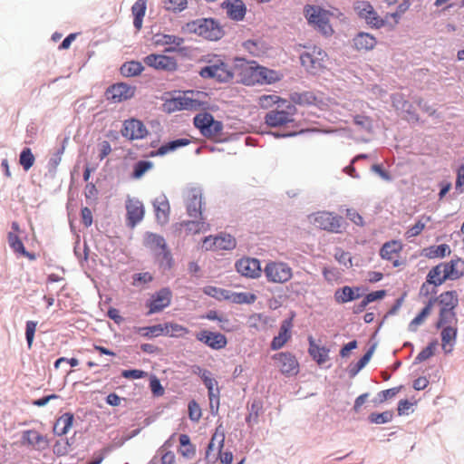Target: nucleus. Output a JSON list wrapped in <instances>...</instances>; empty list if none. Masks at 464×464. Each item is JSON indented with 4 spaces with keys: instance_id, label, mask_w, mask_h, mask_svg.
<instances>
[{
    "instance_id": "nucleus-58",
    "label": "nucleus",
    "mask_w": 464,
    "mask_h": 464,
    "mask_svg": "<svg viewBox=\"0 0 464 464\" xmlns=\"http://www.w3.org/2000/svg\"><path fill=\"white\" fill-rule=\"evenodd\" d=\"M353 122L367 131L372 129V121L368 116L357 114L353 117Z\"/></svg>"
},
{
    "instance_id": "nucleus-19",
    "label": "nucleus",
    "mask_w": 464,
    "mask_h": 464,
    "mask_svg": "<svg viewBox=\"0 0 464 464\" xmlns=\"http://www.w3.org/2000/svg\"><path fill=\"white\" fill-rule=\"evenodd\" d=\"M127 225L133 228L144 218V207L138 198H128L126 201Z\"/></svg>"
},
{
    "instance_id": "nucleus-9",
    "label": "nucleus",
    "mask_w": 464,
    "mask_h": 464,
    "mask_svg": "<svg viewBox=\"0 0 464 464\" xmlns=\"http://www.w3.org/2000/svg\"><path fill=\"white\" fill-rule=\"evenodd\" d=\"M190 220H182L176 222V237L196 235L207 232L210 229V225L207 222L203 215L200 217H189Z\"/></svg>"
},
{
    "instance_id": "nucleus-48",
    "label": "nucleus",
    "mask_w": 464,
    "mask_h": 464,
    "mask_svg": "<svg viewBox=\"0 0 464 464\" xmlns=\"http://www.w3.org/2000/svg\"><path fill=\"white\" fill-rule=\"evenodd\" d=\"M438 345V340L434 339L429 343V344L422 349L418 355L414 358L413 364H419L423 361L430 358L434 355L436 347Z\"/></svg>"
},
{
    "instance_id": "nucleus-39",
    "label": "nucleus",
    "mask_w": 464,
    "mask_h": 464,
    "mask_svg": "<svg viewBox=\"0 0 464 464\" xmlns=\"http://www.w3.org/2000/svg\"><path fill=\"white\" fill-rule=\"evenodd\" d=\"M457 322L458 318L455 310H446V308H440L435 327L437 329H440L446 325H451L453 323L456 324Z\"/></svg>"
},
{
    "instance_id": "nucleus-45",
    "label": "nucleus",
    "mask_w": 464,
    "mask_h": 464,
    "mask_svg": "<svg viewBox=\"0 0 464 464\" xmlns=\"http://www.w3.org/2000/svg\"><path fill=\"white\" fill-rule=\"evenodd\" d=\"M152 44L156 47L169 45L165 49V53H172L174 52V47L171 45L174 43V38L172 35L164 34H156L153 35Z\"/></svg>"
},
{
    "instance_id": "nucleus-20",
    "label": "nucleus",
    "mask_w": 464,
    "mask_h": 464,
    "mask_svg": "<svg viewBox=\"0 0 464 464\" xmlns=\"http://www.w3.org/2000/svg\"><path fill=\"white\" fill-rule=\"evenodd\" d=\"M391 98L392 106L397 111H401L407 114L406 120L408 121L414 123L419 121L420 119L416 110L414 109L412 103L405 99L404 94L400 92L393 93Z\"/></svg>"
},
{
    "instance_id": "nucleus-13",
    "label": "nucleus",
    "mask_w": 464,
    "mask_h": 464,
    "mask_svg": "<svg viewBox=\"0 0 464 464\" xmlns=\"http://www.w3.org/2000/svg\"><path fill=\"white\" fill-rule=\"evenodd\" d=\"M196 339L211 348L212 350H221L227 344V339L225 334L209 330H201L195 334Z\"/></svg>"
},
{
    "instance_id": "nucleus-55",
    "label": "nucleus",
    "mask_w": 464,
    "mask_h": 464,
    "mask_svg": "<svg viewBox=\"0 0 464 464\" xmlns=\"http://www.w3.org/2000/svg\"><path fill=\"white\" fill-rule=\"evenodd\" d=\"M401 389V386H399L380 392L377 394V398L373 400L374 404L382 403L388 400L389 398L394 397L400 392Z\"/></svg>"
},
{
    "instance_id": "nucleus-35",
    "label": "nucleus",
    "mask_w": 464,
    "mask_h": 464,
    "mask_svg": "<svg viewBox=\"0 0 464 464\" xmlns=\"http://www.w3.org/2000/svg\"><path fill=\"white\" fill-rule=\"evenodd\" d=\"M265 122L267 126L277 128L291 122L288 119L287 113L281 110H272L266 112L265 116Z\"/></svg>"
},
{
    "instance_id": "nucleus-59",
    "label": "nucleus",
    "mask_w": 464,
    "mask_h": 464,
    "mask_svg": "<svg viewBox=\"0 0 464 464\" xmlns=\"http://www.w3.org/2000/svg\"><path fill=\"white\" fill-rule=\"evenodd\" d=\"M334 257L339 264L343 265L346 267H351L353 266L352 256L349 252L337 249L334 254Z\"/></svg>"
},
{
    "instance_id": "nucleus-34",
    "label": "nucleus",
    "mask_w": 464,
    "mask_h": 464,
    "mask_svg": "<svg viewBox=\"0 0 464 464\" xmlns=\"http://www.w3.org/2000/svg\"><path fill=\"white\" fill-rule=\"evenodd\" d=\"M291 102L298 105H318L322 99L313 92H293L290 94Z\"/></svg>"
},
{
    "instance_id": "nucleus-21",
    "label": "nucleus",
    "mask_w": 464,
    "mask_h": 464,
    "mask_svg": "<svg viewBox=\"0 0 464 464\" xmlns=\"http://www.w3.org/2000/svg\"><path fill=\"white\" fill-rule=\"evenodd\" d=\"M221 8L226 10L227 15L233 21H243L246 14V6L242 0H225Z\"/></svg>"
},
{
    "instance_id": "nucleus-49",
    "label": "nucleus",
    "mask_w": 464,
    "mask_h": 464,
    "mask_svg": "<svg viewBox=\"0 0 464 464\" xmlns=\"http://www.w3.org/2000/svg\"><path fill=\"white\" fill-rule=\"evenodd\" d=\"M152 167V162L149 160H140L133 165V170L130 177L134 179H140L146 172L150 170Z\"/></svg>"
},
{
    "instance_id": "nucleus-53",
    "label": "nucleus",
    "mask_w": 464,
    "mask_h": 464,
    "mask_svg": "<svg viewBox=\"0 0 464 464\" xmlns=\"http://www.w3.org/2000/svg\"><path fill=\"white\" fill-rule=\"evenodd\" d=\"M219 395L220 389L218 387L212 389L211 392L210 391H208V396L209 399L210 411L212 415H217L218 413Z\"/></svg>"
},
{
    "instance_id": "nucleus-42",
    "label": "nucleus",
    "mask_w": 464,
    "mask_h": 464,
    "mask_svg": "<svg viewBox=\"0 0 464 464\" xmlns=\"http://www.w3.org/2000/svg\"><path fill=\"white\" fill-rule=\"evenodd\" d=\"M432 308V302H429L425 304V306L420 311V313L410 322L408 325V331L416 332L417 328L420 324L423 323L426 317L430 314Z\"/></svg>"
},
{
    "instance_id": "nucleus-27",
    "label": "nucleus",
    "mask_w": 464,
    "mask_h": 464,
    "mask_svg": "<svg viewBox=\"0 0 464 464\" xmlns=\"http://www.w3.org/2000/svg\"><path fill=\"white\" fill-rule=\"evenodd\" d=\"M361 287L343 285L334 292V300L337 304L353 302L362 296Z\"/></svg>"
},
{
    "instance_id": "nucleus-44",
    "label": "nucleus",
    "mask_w": 464,
    "mask_h": 464,
    "mask_svg": "<svg viewBox=\"0 0 464 464\" xmlns=\"http://www.w3.org/2000/svg\"><path fill=\"white\" fill-rule=\"evenodd\" d=\"M401 246L398 241L392 240L384 243L380 249V256L382 259L392 260L393 254L399 253Z\"/></svg>"
},
{
    "instance_id": "nucleus-30",
    "label": "nucleus",
    "mask_w": 464,
    "mask_h": 464,
    "mask_svg": "<svg viewBox=\"0 0 464 464\" xmlns=\"http://www.w3.org/2000/svg\"><path fill=\"white\" fill-rule=\"evenodd\" d=\"M353 44L357 51L366 52L372 50L375 47L377 40L372 34L369 33L359 32L353 38Z\"/></svg>"
},
{
    "instance_id": "nucleus-51",
    "label": "nucleus",
    "mask_w": 464,
    "mask_h": 464,
    "mask_svg": "<svg viewBox=\"0 0 464 464\" xmlns=\"http://www.w3.org/2000/svg\"><path fill=\"white\" fill-rule=\"evenodd\" d=\"M35 158L30 148H24L19 157V163L24 171H28L34 164Z\"/></svg>"
},
{
    "instance_id": "nucleus-11",
    "label": "nucleus",
    "mask_w": 464,
    "mask_h": 464,
    "mask_svg": "<svg viewBox=\"0 0 464 464\" xmlns=\"http://www.w3.org/2000/svg\"><path fill=\"white\" fill-rule=\"evenodd\" d=\"M144 244L147 247L155 252V254L161 258L160 262L166 261L169 267L171 266V254L167 249L165 240L162 237L148 233L144 238Z\"/></svg>"
},
{
    "instance_id": "nucleus-32",
    "label": "nucleus",
    "mask_w": 464,
    "mask_h": 464,
    "mask_svg": "<svg viewBox=\"0 0 464 464\" xmlns=\"http://www.w3.org/2000/svg\"><path fill=\"white\" fill-rule=\"evenodd\" d=\"M23 440L30 446L37 450H44L49 442L45 436H43L35 430H25L23 433Z\"/></svg>"
},
{
    "instance_id": "nucleus-40",
    "label": "nucleus",
    "mask_w": 464,
    "mask_h": 464,
    "mask_svg": "<svg viewBox=\"0 0 464 464\" xmlns=\"http://www.w3.org/2000/svg\"><path fill=\"white\" fill-rule=\"evenodd\" d=\"M179 440V451L180 454L188 459H192L196 454V447L191 443L189 436L187 434H180Z\"/></svg>"
},
{
    "instance_id": "nucleus-7",
    "label": "nucleus",
    "mask_w": 464,
    "mask_h": 464,
    "mask_svg": "<svg viewBox=\"0 0 464 464\" xmlns=\"http://www.w3.org/2000/svg\"><path fill=\"white\" fill-rule=\"evenodd\" d=\"M353 8L359 18L363 19L370 27L380 29L386 24V21L380 17L369 1H357Z\"/></svg>"
},
{
    "instance_id": "nucleus-14",
    "label": "nucleus",
    "mask_w": 464,
    "mask_h": 464,
    "mask_svg": "<svg viewBox=\"0 0 464 464\" xmlns=\"http://www.w3.org/2000/svg\"><path fill=\"white\" fill-rule=\"evenodd\" d=\"M136 88L124 82L111 85L106 91V98L113 103H120L130 100L135 94Z\"/></svg>"
},
{
    "instance_id": "nucleus-36",
    "label": "nucleus",
    "mask_w": 464,
    "mask_h": 464,
    "mask_svg": "<svg viewBox=\"0 0 464 464\" xmlns=\"http://www.w3.org/2000/svg\"><path fill=\"white\" fill-rule=\"evenodd\" d=\"M73 421L72 413H64L57 419L53 426V432L58 436L65 435L71 429Z\"/></svg>"
},
{
    "instance_id": "nucleus-28",
    "label": "nucleus",
    "mask_w": 464,
    "mask_h": 464,
    "mask_svg": "<svg viewBox=\"0 0 464 464\" xmlns=\"http://www.w3.org/2000/svg\"><path fill=\"white\" fill-rule=\"evenodd\" d=\"M429 302H432V305L437 302L441 306L440 308H446V310H455L459 305V295L457 291L450 290L441 293L437 297H431Z\"/></svg>"
},
{
    "instance_id": "nucleus-64",
    "label": "nucleus",
    "mask_w": 464,
    "mask_h": 464,
    "mask_svg": "<svg viewBox=\"0 0 464 464\" xmlns=\"http://www.w3.org/2000/svg\"><path fill=\"white\" fill-rule=\"evenodd\" d=\"M386 294H387L386 290H383V289L372 291L364 296L365 302H368L370 304V303H372L375 301L382 300V298H384L386 296Z\"/></svg>"
},
{
    "instance_id": "nucleus-26",
    "label": "nucleus",
    "mask_w": 464,
    "mask_h": 464,
    "mask_svg": "<svg viewBox=\"0 0 464 464\" xmlns=\"http://www.w3.org/2000/svg\"><path fill=\"white\" fill-rule=\"evenodd\" d=\"M153 207L157 221L161 225L166 224L170 215V205L166 196H158L153 201Z\"/></svg>"
},
{
    "instance_id": "nucleus-12",
    "label": "nucleus",
    "mask_w": 464,
    "mask_h": 464,
    "mask_svg": "<svg viewBox=\"0 0 464 464\" xmlns=\"http://www.w3.org/2000/svg\"><path fill=\"white\" fill-rule=\"evenodd\" d=\"M121 134L129 140H141L147 136L148 130L141 121L130 118L122 122Z\"/></svg>"
},
{
    "instance_id": "nucleus-4",
    "label": "nucleus",
    "mask_w": 464,
    "mask_h": 464,
    "mask_svg": "<svg viewBox=\"0 0 464 464\" xmlns=\"http://www.w3.org/2000/svg\"><path fill=\"white\" fill-rule=\"evenodd\" d=\"M181 196L188 217H200V215H203V188L199 184H188L182 189Z\"/></svg>"
},
{
    "instance_id": "nucleus-63",
    "label": "nucleus",
    "mask_w": 464,
    "mask_h": 464,
    "mask_svg": "<svg viewBox=\"0 0 464 464\" xmlns=\"http://www.w3.org/2000/svg\"><path fill=\"white\" fill-rule=\"evenodd\" d=\"M358 347V343L356 340L350 341L349 343L343 344L339 352V355L341 358L349 357L351 352Z\"/></svg>"
},
{
    "instance_id": "nucleus-3",
    "label": "nucleus",
    "mask_w": 464,
    "mask_h": 464,
    "mask_svg": "<svg viewBox=\"0 0 464 464\" xmlns=\"http://www.w3.org/2000/svg\"><path fill=\"white\" fill-rule=\"evenodd\" d=\"M202 61L207 65L200 68L198 74L203 79H212L219 83L230 82L235 75L234 68L224 61L220 55L207 54Z\"/></svg>"
},
{
    "instance_id": "nucleus-60",
    "label": "nucleus",
    "mask_w": 464,
    "mask_h": 464,
    "mask_svg": "<svg viewBox=\"0 0 464 464\" xmlns=\"http://www.w3.org/2000/svg\"><path fill=\"white\" fill-rule=\"evenodd\" d=\"M260 409L261 406L256 401H254L249 408L248 415L246 417V422L249 425H251L252 422L257 423Z\"/></svg>"
},
{
    "instance_id": "nucleus-8",
    "label": "nucleus",
    "mask_w": 464,
    "mask_h": 464,
    "mask_svg": "<svg viewBox=\"0 0 464 464\" xmlns=\"http://www.w3.org/2000/svg\"><path fill=\"white\" fill-rule=\"evenodd\" d=\"M310 221L318 228L332 232H341L343 218L327 211H320L309 216Z\"/></svg>"
},
{
    "instance_id": "nucleus-18",
    "label": "nucleus",
    "mask_w": 464,
    "mask_h": 464,
    "mask_svg": "<svg viewBox=\"0 0 464 464\" xmlns=\"http://www.w3.org/2000/svg\"><path fill=\"white\" fill-rule=\"evenodd\" d=\"M295 315V313H292L289 318L282 321L278 334L276 335L271 341V350L277 351L284 347L285 344L289 341L291 338V329L293 327V320Z\"/></svg>"
},
{
    "instance_id": "nucleus-56",
    "label": "nucleus",
    "mask_w": 464,
    "mask_h": 464,
    "mask_svg": "<svg viewBox=\"0 0 464 464\" xmlns=\"http://www.w3.org/2000/svg\"><path fill=\"white\" fill-rule=\"evenodd\" d=\"M367 364L368 362H365V360L362 357H361L357 362L350 363L347 368L349 377L354 378L360 372V371L362 370Z\"/></svg>"
},
{
    "instance_id": "nucleus-46",
    "label": "nucleus",
    "mask_w": 464,
    "mask_h": 464,
    "mask_svg": "<svg viewBox=\"0 0 464 464\" xmlns=\"http://www.w3.org/2000/svg\"><path fill=\"white\" fill-rule=\"evenodd\" d=\"M256 300V295L255 294L249 293V292H232L230 293V299L233 304H251L255 303Z\"/></svg>"
},
{
    "instance_id": "nucleus-1",
    "label": "nucleus",
    "mask_w": 464,
    "mask_h": 464,
    "mask_svg": "<svg viewBox=\"0 0 464 464\" xmlns=\"http://www.w3.org/2000/svg\"><path fill=\"white\" fill-rule=\"evenodd\" d=\"M234 63V67L240 77V82L246 86L272 84L279 82L282 78V74L279 72L262 66L256 61H247L243 57H236Z\"/></svg>"
},
{
    "instance_id": "nucleus-37",
    "label": "nucleus",
    "mask_w": 464,
    "mask_h": 464,
    "mask_svg": "<svg viewBox=\"0 0 464 464\" xmlns=\"http://www.w3.org/2000/svg\"><path fill=\"white\" fill-rule=\"evenodd\" d=\"M212 245H215V248L221 250H232L237 246L236 238L230 234H219L214 237Z\"/></svg>"
},
{
    "instance_id": "nucleus-33",
    "label": "nucleus",
    "mask_w": 464,
    "mask_h": 464,
    "mask_svg": "<svg viewBox=\"0 0 464 464\" xmlns=\"http://www.w3.org/2000/svg\"><path fill=\"white\" fill-rule=\"evenodd\" d=\"M148 0H137L131 6V14L133 16V26L137 32L142 28L143 18L147 11Z\"/></svg>"
},
{
    "instance_id": "nucleus-25",
    "label": "nucleus",
    "mask_w": 464,
    "mask_h": 464,
    "mask_svg": "<svg viewBox=\"0 0 464 464\" xmlns=\"http://www.w3.org/2000/svg\"><path fill=\"white\" fill-rule=\"evenodd\" d=\"M170 301L171 292L165 288L160 290L150 297V303L148 304L150 308L149 314H154L161 311L170 304Z\"/></svg>"
},
{
    "instance_id": "nucleus-50",
    "label": "nucleus",
    "mask_w": 464,
    "mask_h": 464,
    "mask_svg": "<svg viewBox=\"0 0 464 464\" xmlns=\"http://www.w3.org/2000/svg\"><path fill=\"white\" fill-rule=\"evenodd\" d=\"M121 73L125 76H137L143 71V66L140 62L131 61L125 63L121 68Z\"/></svg>"
},
{
    "instance_id": "nucleus-15",
    "label": "nucleus",
    "mask_w": 464,
    "mask_h": 464,
    "mask_svg": "<svg viewBox=\"0 0 464 464\" xmlns=\"http://www.w3.org/2000/svg\"><path fill=\"white\" fill-rule=\"evenodd\" d=\"M235 267L241 276L248 278H257L262 273L260 261L255 257L240 258L236 262Z\"/></svg>"
},
{
    "instance_id": "nucleus-31",
    "label": "nucleus",
    "mask_w": 464,
    "mask_h": 464,
    "mask_svg": "<svg viewBox=\"0 0 464 464\" xmlns=\"http://www.w3.org/2000/svg\"><path fill=\"white\" fill-rule=\"evenodd\" d=\"M440 337L442 343V348L445 353H450L452 352L453 346L456 343V339L458 335V329L452 325H446L441 328Z\"/></svg>"
},
{
    "instance_id": "nucleus-2",
    "label": "nucleus",
    "mask_w": 464,
    "mask_h": 464,
    "mask_svg": "<svg viewBox=\"0 0 464 464\" xmlns=\"http://www.w3.org/2000/svg\"><path fill=\"white\" fill-rule=\"evenodd\" d=\"M180 30L184 34H194L211 42H217L226 34L225 25L212 17H201L189 21L182 24Z\"/></svg>"
},
{
    "instance_id": "nucleus-10",
    "label": "nucleus",
    "mask_w": 464,
    "mask_h": 464,
    "mask_svg": "<svg viewBox=\"0 0 464 464\" xmlns=\"http://www.w3.org/2000/svg\"><path fill=\"white\" fill-rule=\"evenodd\" d=\"M264 273L269 282L283 284L293 276L292 268L284 262H268Z\"/></svg>"
},
{
    "instance_id": "nucleus-38",
    "label": "nucleus",
    "mask_w": 464,
    "mask_h": 464,
    "mask_svg": "<svg viewBox=\"0 0 464 464\" xmlns=\"http://www.w3.org/2000/svg\"><path fill=\"white\" fill-rule=\"evenodd\" d=\"M423 255L430 258H443L447 256H450L451 250L449 245L447 244H440L437 246H430L423 250Z\"/></svg>"
},
{
    "instance_id": "nucleus-22",
    "label": "nucleus",
    "mask_w": 464,
    "mask_h": 464,
    "mask_svg": "<svg viewBox=\"0 0 464 464\" xmlns=\"http://www.w3.org/2000/svg\"><path fill=\"white\" fill-rule=\"evenodd\" d=\"M143 62L146 65L160 71H170L174 68V58L164 53H151Z\"/></svg>"
},
{
    "instance_id": "nucleus-16",
    "label": "nucleus",
    "mask_w": 464,
    "mask_h": 464,
    "mask_svg": "<svg viewBox=\"0 0 464 464\" xmlns=\"http://www.w3.org/2000/svg\"><path fill=\"white\" fill-rule=\"evenodd\" d=\"M273 359L278 362V367L283 374L295 375L299 371V363L296 357L290 352L276 353Z\"/></svg>"
},
{
    "instance_id": "nucleus-54",
    "label": "nucleus",
    "mask_w": 464,
    "mask_h": 464,
    "mask_svg": "<svg viewBox=\"0 0 464 464\" xmlns=\"http://www.w3.org/2000/svg\"><path fill=\"white\" fill-rule=\"evenodd\" d=\"M188 418L193 422H198L201 416L202 411L199 404L195 400H190L188 403Z\"/></svg>"
},
{
    "instance_id": "nucleus-61",
    "label": "nucleus",
    "mask_w": 464,
    "mask_h": 464,
    "mask_svg": "<svg viewBox=\"0 0 464 464\" xmlns=\"http://www.w3.org/2000/svg\"><path fill=\"white\" fill-rule=\"evenodd\" d=\"M36 327H37V322H34V321H27L26 322L25 337H26V341H27L29 348L32 347L34 338V334L36 331Z\"/></svg>"
},
{
    "instance_id": "nucleus-23",
    "label": "nucleus",
    "mask_w": 464,
    "mask_h": 464,
    "mask_svg": "<svg viewBox=\"0 0 464 464\" xmlns=\"http://www.w3.org/2000/svg\"><path fill=\"white\" fill-rule=\"evenodd\" d=\"M442 265L444 278L449 280H457L464 276V260L456 256L447 263H440Z\"/></svg>"
},
{
    "instance_id": "nucleus-24",
    "label": "nucleus",
    "mask_w": 464,
    "mask_h": 464,
    "mask_svg": "<svg viewBox=\"0 0 464 464\" xmlns=\"http://www.w3.org/2000/svg\"><path fill=\"white\" fill-rule=\"evenodd\" d=\"M195 91L189 90L184 92L181 96H176V111H198L203 106V102L193 97Z\"/></svg>"
},
{
    "instance_id": "nucleus-62",
    "label": "nucleus",
    "mask_w": 464,
    "mask_h": 464,
    "mask_svg": "<svg viewBox=\"0 0 464 464\" xmlns=\"http://www.w3.org/2000/svg\"><path fill=\"white\" fill-rule=\"evenodd\" d=\"M455 188L460 193L464 191V162L461 163L457 169Z\"/></svg>"
},
{
    "instance_id": "nucleus-57",
    "label": "nucleus",
    "mask_w": 464,
    "mask_h": 464,
    "mask_svg": "<svg viewBox=\"0 0 464 464\" xmlns=\"http://www.w3.org/2000/svg\"><path fill=\"white\" fill-rule=\"evenodd\" d=\"M371 169L372 172L377 174L382 179H383L387 182H392L393 180V177L388 170H386L383 168L382 164H379V163L373 164L372 166Z\"/></svg>"
},
{
    "instance_id": "nucleus-47",
    "label": "nucleus",
    "mask_w": 464,
    "mask_h": 464,
    "mask_svg": "<svg viewBox=\"0 0 464 464\" xmlns=\"http://www.w3.org/2000/svg\"><path fill=\"white\" fill-rule=\"evenodd\" d=\"M394 413L392 411H385L382 412H372L368 415V421L372 424H385L391 422Z\"/></svg>"
},
{
    "instance_id": "nucleus-29",
    "label": "nucleus",
    "mask_w": 464,
    "mask_h": 464,
    "mask_svg": "<svg viewBox=\"0 0 464 464\" xmlns=\"http://www.w3.org/2000/svg\"><path fill=\"white\" fill-rule=\"evenodd\" d=\"M308 353L318 365H323L329 359L330 349L315 343L313 336L308 337Z\"/></svg>"
},
{
    "instance_id": "nucleus-6",
    "label": "nucleus",
    "mask_w": 464,
    "mask_h": 464,
    "mask_svg": "<svg viewBox=\"0 0 464 464\" xmlns=\"http://www.w3.org/2000/svg\"><path fill=\"white\" fill-rule=\"evenodd\" d=\"M306 19L309 24L314 27L324 36H330L334 33L328 18V12L318 6L308 5Z\"/></svg>"
},
{
    "instance_id": "nucleus-41",
    "label": "nucleus",
    "mask_w": 464,
    "mask_h": 464,
    "mask_svg": "<svg viewBox=\"0 0 464 464\" xmlns=\"http://www.w3.org/2000/svg\"><path fill=\"white\" fill-rule=\"evenodd\" d=\"M442 265L433 266L426 276V283L432 285L435 287L441 285L448 278H444V274L441 275Z\"/></svg>"
},
{
    "instance_id": "nucleus-52",
    "label": "nucleus",
    "mask_w": 464,
    "mask_h": 464,
    "mask_svg": "<svg viewBox=\"0 0 464 464\" xmlns=\"http://www.w3.org/2000/svg\"><path fill=\"white\" fill-rule=\"evenodd\" d=\"M430 220V217L429 216H422L420 219H419L411 227H410L406 235L408 237H417L419 236L421 231L424 229L426 226V222Z\"/></svg>"
},
{
    "instance_id": "nucleus-43",
    "label": "nucleus",
    "mask_w": 464,
    "mask_h": 464,
    "mask_svg": "<svg viewBox=\"0 0 464 464\" xmlns=\"http://www.w3.org/2000/svg\"><path fill=\"white\" fill-rule=\"evenodd\" d=\"M202 292L210 297L215 298L216 300H229L230 299V290H227L224 288H219L213 285H206L202 288Z\"/></svg>"
},
{
    "instance_id": "nucleus-17",
    "label": "nucleus",
    "mask_w": 464,
    "mask_h": 464,
    "mask_svg": "<svg viewBox=\"0 0 464 464\" xmlns=\"http://www.w3.org/2000/svg\"><path fill=\"white\" fill-rule=\"evenodd\" d=\"M11 228L12 230L7 235L10 247L14 253L25 256L30 260H34L35 258L34 255L26 251L22 240L20 239L21 229L18 222L14 221L12 223Z\"/></svg>"
},
{
    "instance_id": "nucleus-5",
    "label": "nucleus",
    "mask_w": 464,
    "mask_h": 464,
    "mask_svg": "<svg viewBox=\"0 0 464 464\" xmlns=\"http://www.w3.org/2000/svg\"><path fill=\"white\" fill-rule=\"evenodd\" d=\"M194 126L206 138H212L223 130V123L215 120L214 116L209 112H201L197 114L193 119Z\"/></svg>"
}]
</instances>
